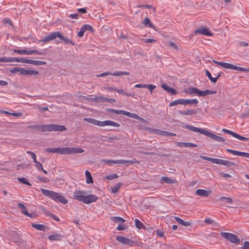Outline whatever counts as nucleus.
Returning a JSON list of instances; mask_svg holds the SVG:
<instances>
[{
  "mask_svg": "<svg viewBox=\"0 0 249 249\" xmlns=\"http://www.w3.org/2000/svg\"><path fill=\"white\" fill-rule=\"evenodd\" d=\"M21 68H14L13 69L10 70V72L12 73H15L17 72H19L20 73V70L21 69Z\"/></svg>",
  "mask_w": 249,
  "mask_h": 249,
  "instance_id": "nucleus-58",
  "label": "nucleus"
},
{
  "mask_svg": "<svg viewBox=\"0 0 249 249\" xmlns=\"http://www.w3.org/2000/svg\"><path fill=\"white\" fill-rule=\"evenodd\" d=\"M32 227L35 229H36L39 231H44L45 229V226L44 225L42 224H36L34 223H32L31 224Z\"/></svg>",
  "mask_w": 249,
  "mask_h": 249,
  "instance_id": "nucleus-34",
  "label": "nucleus"
},
{
  "mask_svg": "<svg viewBox=\"0 0 249 249\" xmlns=\"http://www.w3.org/2000/svg\"><path fill=\"white\" fill-rule=\"evenodd\" d=\"M226 151L232 155L237 156L238 151H235L231 149H227Z\"/></svg>",
  "mask_w": 249,
  "mask_h": 249,
  "instance_id": "nucleus-61",
  "label": "nucleus"
},
{
  "mask_svg": "<svg viewBox=\"0 0 249 249\" xmlns=\"http://www.w3.org/2000/svg\"><path fill=\"white\" fill-rule=\"evenodd\" d=\"M48 215L51 217H52L53 219L55 220V221H59V218L57 216H56L55 214L50 213L48 214Z\"/></svg>",
  "mask_w": 249,
  "mask_h": 249,
  "instance_id": "nucleus-63",
  "label": "nucleus"
},
{
  "mask_svg": "<svg viewBox=\"0 0 249 249\" xmlns=\"http://www.w3.org/2000/svg\"><path fill=\"white\" fill-rule=\"evenodd\" d=\"M227 69H231V70H234L237 71H245V72H249V69L244 68L240 67H238L236 66H234L233 64H228V66L227 68Z\"/></svg>",
  "mask_w": 249,
  "mask_h": 249,
  "instance_id": "nucleus-16",
  "label": "nucleus"
},
{
  "mask_svg": "<svg viewBox=\"0 0 249 249\" xmlns=\"http://www.w3.org/2000/svg\"><path fill=\"white\" fill-rule=\"evenodd\" d=\"M160 180L163 182L168 184H173L177 182L176 179H173L166 177H162Z\"/></svg>",
  "mask_w": 249,
  "mask_h": 249,
  "instance_id": "nucleus-30",
  "label": "nucleus"
},
{
  "mask_svg": "<svg viewBox=\"0 0 249 249\" xmlns=\"http://www.w3.org/2000/svg\"><path fill=\"white\" fill-rule=\"evenodd\" d=\"M169 46L170 47H172V48L177 50H178V46L173 42H170L169 43Z\"/></svg>",
  "mask_w": 249,
  "mask_h": 249,
  "instance_id": "nucleus-57",
  "label": "nucleus"
},
{
  "mask_svg": "<svg viewBox=\"0 0 249 249\" xmlns=\"http://www.w3.org/2000/svg\"><path fill=\"white\" fill-rule=\"evenodd\" d=\"M20 74L23 75H37L38 74V72L37 71L32 70H26L23 68H22L20 70Z\"/></svg>",
  "mask_w": 249,
  "mask_h": 249,
  "instance_id": "nucleus-15",
  "label": "nucleus"
},
{
  "mask_svg": "<svg viewBox=\"0 0 249 249\" xmlns=\"http://www.w3.org/2000/svg\"><path fill=\"white\" fill-rule=\"evenodd\" d=\"M156 86H155V85H152V84H149V85H146V84L145 88L148 89L149 90V91H150L151 93H152L153 90L155 89H156Z\"/></svg>",
  "mask_w": 249,
  "mask_h": 249,
  "instance_id": "nucleus-51",
  "label": "nucleus"
},
{
  "mask_svg": "<svg viewBox=\"0 0 249 249\" xmlns=\"http://www.w3.org/2000/svg\"><path fill=\"white\" fill-rule=\"evenodd\" d=\"M35 166L39 171L43 170L42 165L38 161L35 162Z\"/></svg>",
  "mask_w": 249,
  "mask_h": 249,
  "instance_id": "nucleus-50",
  "label": "nucleus"
},
{
  "mask_svg": "<svg viewBox=\"0 0 249 249\" xmlns=\"http://www.w3.org/2000/svg\"><path fill=\"white\" fill-rule=\"evenodd\" d=\"M59 32L56 31L54 32H52L50 35L47 36L44 38L40 40V41H42L44 43L50 41L55 39L57 37H59Z\"/></svg>",
  "mask_w": 249,
  "mask_h": 249,
  "instance_id": "nucleus-10",
  "label": "nucleus"
},
{
  "mask_svg": "<svg viewBox=\"0 0 249 249\" xmlns=\"http://www.w3.org/2000/svg\"><path fill=\"white\" fill-rule=\"evenodd\" d=\"M86 191L82 190L75 191L73 193V197L75 200L82 202L86 204H89L96 201L98 196L95 195L91 194L86 196Z\"/></svg>",
  "mask_w": 249,
  "mask_h": 249,
  "instance_id": "nucleus-1",
  "label": "nucleus"
},
{
  "mask_svg": "<svg viewBox=\"0 0 249 249\" xmlns=\"http://www.w3.org/2000/svg\"><path fill=\"white\" fill-rule=\"evenodd\" d=\"M222 237L225 238L230 242L238 244L240 243V239L236 235L230 232H222L220 233Z\"/></svg>",
  "mask_w": 249,
  "mask_h": 249,
  "instance_id": "nucleus-7",
  "label": "nucleus"
},
{
  "mask_svg": "<svg viewBox=\"0 0 249 249\" xmlns=\"http://www.w3.org/2000/svg\"><path fill=\"white\" fill-rule=\"evenodd\" d=\"M111 220L115 223L122 222L124 223L125 220L121 217L113 216L111 217Z\"/></svg>",
  "mask_w": 249,
  "mask_h": 249,
  "instance_id": "nucleus-36",
  "label": "nucleus"
},
{
  "mask_svg": "<svg viewBox=\"0 0 249 249\" xmlns=\"http://www.w3.org/2000/svg\"><path fill=\"white\" fill-rule=\"evenodd\" d=\"M18 207L21 211V213L24 215H28V211L27 208L21 203L18 204Z\"/></svg>",
  "mask_w": 249,
  "mask_h": 249,
  "instance_id": "nucleus-28",
  "label": "nucleus"
},
{
  "mask_svg": "<svg viewBox=\"0 0 249 249\" xmlns=\"http://www.w3.org/2000/svg\"><path fill=\"white\" fill-rule=\"evenodd\" d=\"M213 63H214L215 64L220 65V66H221L222 67H223L224 68L227 69V68L228 64V63L219 62V61H217L215 60H213Z\"/></svg>",
  "mask_w": 249,
  "mask_h": 249,
  "instance_id": "nucleus-43",
  "label": "nucleus"
},
{
  "mask_svg": "<svg viewBox=\"0 0 249 249\" xmlns=\"http://www.w3.org/2000/svg\"><path fill=\"white\" fill-rule=\"evenodd\" d=\"M82 27L85 31H89L91 32H93L94 31L92 26L89 24H85L83 25Z\"/></svg>",
  "mask_w": 249,
  "mask_h": 249,
  "instance_id": "nucleus-44",
  "label": "nucleus"
},
{
  "mask_svg": "<svg viewBox=\"0 0 249 249\" xmlns=\"http://www.w3.org/2000/svg\"><path fill=\"white\" fill-rule=\"evenodd\" d=\"M143 23L145 25H148L149 27L154 29L155 31H158L159 29L151 22L150 19L148 18H145L143 21Z\"/></svg>",
  "mask_w": 249,
  "mask_h": 249,
  "instance_id": "nucleus-23",
  "label": "nucleus"
},
{
  "mask_svg": "<svg viewBox=\"0 0 249 249\" xmlns=\"http://www.w3.org/2000/svg\"><path fill=\"white\" fill-rule=\"evenodd\" d=\"M30 64L35 66L44 65L46 64V62L43 61L31 60Z\"/></svg>",
  "mask_w": 249,
  "mask_h": 249,
  "instance_id": "nucleus-35",
  "label": "nucleus"
},
{
  "mask_svg": "<svg viewBox=\"0 0 249 249\" xmlns=\"http://www.w3.org/2000/svg\"><path fill=\"white\" fill-rule=\"evenodd\" d=\"M36 178L41 182L46 183L49 181L48 178L45 177H41L37 176H36Z\"/></svg>",
  "mask_w": 249,
  "mask_h": 249,
  "instance_id": "nucleus-49",
  "label": "nucleus"
},
{
  "mask_svg": "<svg viewBox=\"0 0 249 249\" xmlns=\"http://www.w3.org/2000/svg\"><path fill=\"white\" fill-rule=\"evenodd\" d=\"M40 191L45 196L49 197L53 200L61 202L64 204L68 203L67 199L63 196L58 193H56L51 190L41 189Z\"/></svg>",
  "mask_w": 249,
  "mask_h": 249,
  "instance_id": "nucleus-4",
  "label": "nucleus"
},
{
  "mask_svg": "<svg viewBox=\"0 0 249 249\" xmlns=\"http://www.w3.org/2000/svg\"><path fill=\"white\" fill-rule=\"evenodd\" d=\"M235 138L243 141H248L249 140V138L244 137L243 136H240V135L237 133L236 134Z\"/></svg>",
  "mask_w": 249,
  "mask_h": 249,
  "instance_id": "nucleus-48",
  "label": "nucleus"
},
{
  "mask_svg": "<svg viewBox=\"0 0 249 249\" xmlns=\"http://www.w3.org/2000/svg\"><path fill=\"white\" fill-rule=\"evenodd\" d=\"M18 180L23 184H26L28 186H31V184L25 178H19Z\"/></svg>",
  "mask_w": 249,
  "mask_h": 249,
  "instance_id": "nucleus-45",
  "label": "nucleus"
},
{
  "mask_svg": "<svg viewBox=\"0 0 249 249\" xmlns=\"http://www.w3.org/2000/svg\"><path fill=\"white\" fill-rule=\"evenodd\" d=\"M183 105V99H179L175 100L169 104V106L170 107L178 105Z\"/></svg>",
  "mask_w": 249,
  "mask_h": 249,
  "instance_id": "nucleus-31",
  "label": "nucleus"
},
{
  "mask_svg": "<svg viewBox=\"0 0 249 249\" xmlns=\"http://www.w3.org/2000/svg\"><path fill=\"white\" fill-rule=\"evenodd\" d=\"M62 237V235L58 233H54L49 236L48 238L50 240H58Z\"/></svg>",
  "mask_w": 249,
  "mask_h": 249,
  "instance_id": "nucleus-32",
  "label": "nucleus"
},
{
  "mask_svg": "<svg viewBox=\"0 0 249 249\" xmlns=\"http://www.w3.org/2000/svg\"><path fill=\"white\" fill-rule=\"evenodd\" d=\"M220 200L222 201H225L226 203L231 204L233 201L232 199L230 197L222 196L220 197Z\"/></svg>",
  "mask_w": 249,
  "mask_h": 249,
  "instance_id": "nucleus-41",
  "label": "nucleus"
},
{
  "mask_svg": "<svg viewBox=\"0 0 249 249\" xmlns=\"http://www.w3.org/2000/svg\"><path fill=\"white\" fill-rule=\"evenodd\" d=\"M198 103V101L196 99H183V105H197Z\"/></svg>",
  "mask_w": 249,
  "mask_h": 249,
  "instance_id": "nucleus-25",
  "label": "nucleus"
},
{
  "mask_svg": "<svg viewBox=\"0 0 249 249\" xmlns=\"http://www.w3.org/2000/svg\"><path fill=\"white\" fill-rule=\"evenodd\" d=\"M95 100L97 102H101V103H114L116 102V100L113 98H108L106 97L103 96H99L96 97Z\"/></svg>",
  "mask_w": 249,
  "mask_h": 249,
  "instance_id": "nucleus-14",
  "label": "nucleus"
},
{
  "mask_svg": "<svg viewBox=\"0 0 249 249\" xmlns=\"http://www.w3.org/2000/svg\"><path fill=\"white\" fill-rule=\"evenodd\" d=\"M216 91L215 90H211L209 89H206L204 91H200V96H205L206 95H209V94H214L216 93Z\"/></svg>",
  "mask_w": 249,
  "mask_h": 249,
  "instance_id": "nucleus-29",
  "label": "nucleus"
},
{
  "mask_svg": "<svg viewBox=\"0 0 249 249\" xmlns=\"http://www.w3.org/2000/svg\"><path fill=\"white\" fill-rule=\"evenodd\" d=\"M84 120L88 123L98 126H104L106 125H111L115 127H119L120 126L119 124L110 120H107L102 122L94 119L89 118H85L84 119Z\"/></svg>",
  "mask_w": 249,
  "mask_h": 249,
  "instance_id": "nucleus-5",
  "label": "nucleus"
},
{
  "mask_svg": "<svg viewBox=\"0 0 249 249\" xmlns=\"http://www.w3.org/2000/svg\"><path fill=\"white\" fill-rule=\"evenodd\" d=\"M241 117L242 118H246L249 117V109H248L246 111L242 112L241 114Z\"/></svg>",
  "mask_w": 249,
  "mask_h": 249,
  "instance_id": "nucleus-54",
  "label": "nucleus"
},
{
  "mask_svg": "<svg viewBox=\"0 0 249 249\" xmlns=\"http://www.w3.org/2000/svg\"><path fill=\"white\" fill-rule=\"evenodd\" d=\"M14 53H17L19 54H25V50H18L15 49L13 50Z\"/></svg>",
  "mask_w": 249,
  "mask_h": 249,
  "instance_id": "nucleus-59",
  "label": "nucleus"
},
{
  "mask_svg": "<svg viewBox=\"0 0 249 249\" xmlns=\"http://www.w3.org/2000/svg\"><path fill=\"white\" fill-rule=\"evenodd\" d=\"M186 92L190 95H193L194 94H196L198 96H200V90L196 88L195 87H190L188 88Z\"/></svg>",
  "mask_w": 249,
  "mask_h": 249,
  "instance_id": "nucleus-18",
  "label": "nucleus"
},
{
  "mask_svg": "<svg viewBox=\"0 0 249 249\" xmlns=\"http://www.w3.org/2000/svg\"><path fill=\"white\" fill-rule=\"evenodd\" d=\"M130 73L127 71H116L114 72L113 73L109 72H105L102 73L98 75V76L103 77L105 76H107L109 75H111L113 76H120V75H129Z\"/></svg>",
  "mask_w": 249,
  "mask_h": 249,
  "instance_id": "nucleus-9",
  "label": "nucleus"
},
{
  "mask_svg": "<svg viewBox=\"0 0 249 249\" xmlns=\"http://www.w3.org/2000/svg\"><path fill=\"white\" fill-rule=\"evenodd\" d=\"M161 88L164 90H166L169 93H172L173 95H176L177 93V91L175 89L169 87L166 84H162L161 85Z\"/></svg>",
  "mask_w": 249,
  "mask_h": 249,
  "instance_id": "nucleus-19",
  "label": "nucleus"
},
{
  "mask_svg": "<svg viewBox=\"0 0 249 249\" xmlns=\"http://www.w3.org/2000/svg\"><path fill=\"white\" fill-rule=\"evenodd\" d=\"M117 92L123 94L127 96H130L131 95L130 94H128L126 92H125L123 89H117Z\"/></svg>",
  "mask_w": 249,
  "mask_h": 249,
  "instance_id": "nucleus-55",
  "label": "nucleus"
},
{
  "mask_svg": "<svg viewBox=\"0 0 249 249\" xmlns=\"http://www.w3.org/2000/svg\"><path fill=\"white\" fill-rule=\"evenodd\" d=\"M242 248L243 249H249V242L245 241Z\"/></svg>",
  "mask_w": 249,
  "mask_h": 249,
  "instance_id": "nucleus-64",
  "label": "nucleus"
},
{
  "mask_svg": "<svg viewBox=\"0 0 249 249\" xmlns=\"http://www.w3.org/2000/svg\"><path fill=\"white\" fill-rule=\"evenodd\" d=\"M58 38L63 40L66 44H71L72 45H74V43L71 40L63 36L60 32Z\"/></svg>",
  "mask_w": 249,
  "mask_h": 249,
  "instance_id": "nucleus-24",
  "label": "nucleus"
},
{
  "mask_svg": "<svg viewBox=\"0 0 249 249\" xmlns=\"http://www.w3.org/2000/svg\"><path fill=\"white\" fill-rule=\"evenodd\" d=\"M177 145L179 147H195L197 145L191 142H177Z\"/></svg>",
  "mask_w": 249,
  "mask_h": 249,
  "instance_id": "nucleus-20",
  "label": "nucleus"
},
{
  "mask_svg": "<svg viewBox=\"0 0 249 249\" xmlns=\"http://www.w3.org/2000/svg\"><path fill=\"white\" fill-rule=\"evenodd\" d=\"M182 127L184 128H187L193 132L200 133V134L209 137L212 140H215L216 142H224L225 141V139H224L223 137L217 136L203 128H198L190 124H186Z\"/></svg>",
  "mask_w": 249,
  "mask_h": 249,
  "instance_id": "nucleus-3",
  "label": "nucleus"
},
{
  "mask_svg": "<svg viewBox=\"0 0 249 249\" xmlns=\"http://www.w3.org/2000/svg\"><path fill=\"white\" fill-rule=\"evenodd\" d=\"M33 53H36L38 54H44V53L39 52L36 50H29L28 51V50H25V54L30 55V54H32Z\"/></svg>",
  "mask_w": 249,
  "mask_h": 249,
  "instance_id": "nucleus-42",
  "label": "nucleus"
},
{
  "mask_svg": "<svg viewBox=\"0 0 249 249\" xmlns=\"http://www.w3.org/2000/svg\"><path fill=\"white\" fill-rule=\"evenodd\" d=\"M104 162L107 163H113V164H125L126 165H128L129 164H132L134 163H138V161L135 159L133 160H104Z\"/></svg>",
  "mask_w": 249,
  "mask_h": 249,
  "instance_id": "nucleus-8",
  "label": "nucleus"
},
{
  "mask_svg": "<svg viewBox=\"0 0 249 249\" xmlns=\"http://www.w3.org/2000/svg\"><path fill=\"white\" fill-rule=\"evenodd\" d=\"M205 71L206 75L208 77V78L210 79V80L212 83H216V79L212 77L211 73H210V72L208 70L205 69Z\"/></svg>",
  "mask_w": 249,
  "mask_h": 249,
  "instance_id": "nucleus-37",
  "label": "nucleus"
},
{
  "mask_svg": "<svg viewBox=\"0 0 249 249\" xmlns=\"http://www.w3.org/2000/svg\"><path fill=\"white\" fill-rule=\"evenodd\" d=\"M69 17L71 19H78L79 17V15L78 14H71Z\"/></svg>",
  "mask_w": 249,
  "mask_h": 249,
  "instance_id": "nucleus-62",
  "label": "nucleus"
},
{
  "mask_svg": "<svg viewBox=\"0 0 249 249\" xmlns=\"http://www.w3.org/2000/svg\"><path fill=\"white\" fill-rule=\"evenodd\" d=\"M174 219L179 224L184 226H189L191 225V223L189 221H184L183 220L178 217H174Z\"/></svg>",
  "mask_w": 249,
  "mask_h": 249,
  "instance_id": "nucleus-27",
  "label": "nucleus"
},
{
  "mask_svg": "<svg viewBox=\"0 0 249 249\" xmlns=\"http://www.w3.org/2000/svg\"><path fill=\"white\" fill-rule=\"evenodd\" d=\"M178 113L182 115H193L196 114V111L195 110L188 109L184 111L179 110Z\"/></svg>",
  "mask_w": 249,
  "mask_h": 249,
  "instance_id": "nucleus-22",
  "label": "nucleus"
},
{
  "mask_svg": "<svg viewBox=\"0 0 249 249\" xmlns=\"http://www.w3.org/2000/svg\"><path fill=\"white\" fill-rule=\"evenodd\" d=\"M221 165H224L229 167L237 166V164L234 162L224 160H222Z\"/></svg>",
  "mask_w": 249,
  "mask_h": 249,
  "instance_id": "nucleus-26",
  "label": "nucleus"
},
{
  "mask_svg": "<svg viewBox=\"0 0 249 249\" xmlns=\"http://www.w3.org/2000/svg\"><path fill=\"white\" fill-rule=\"evenodd\" d=\"M211 161L213 163L216 164H221L222 160L218 159L212 158L211 160Z\"/></svg>",
  "mask_w": 249,
  "mask_h": 249,
  "instance_id": "nucleus-52",
  "label": "nucleus"
},
{
  "mask_svg": "<svg viewBox=\"0 0 249 249\" xmlns=\"http://www.w3.org/2000/svg\"><path fill=\"white\" fill-rule=\"evenodd\" d=\"M45 151L49 153L65 155V147L48 148L45 149Z\"/></svg>",
  "mask_w": 249,
  "mask_h": 249,
  "instance_id": "nucleus-12",
  "label": "nucleus"
},
{
  "mask_svg": "<svg viewBox=\"0 0 249 249\" xmlns=\"http://www.w3.org/2000/svg\"><path fill=\"white\" fill-rule=\"evenodd\" d=\"M116 239L121 243L128 245L130 246H132L135 243L134 241L131 239L121 236H117Z\"/></svg>",
  "mask_w": 249,
  "mask_h": 249,
  "instance_id": "nucleus-11",
  "label": "nucleus"
},
{
  "mask_svg": "<svg viewBox=\"0 0 249 249\" xmlns=\"http://www.w3.org/2000/svg\"><path fill=\"white\" fill-rule=\"evenodd\" d=\"M127 227L128 226L127 225L124 224H119L117 228V230L119 231H123L126 229Z\"/></svg>",
  "mask_w": 249,
  "mask_h": 249,
  "instance_id": "nucleus-53",
  "label": "nucleus"
},
{
  "mask_svg": "<svg viewBox=\"0 0 249 249\" xmlns=\"http://www.w3.org/2000/svg\"><path fill=\"white\" fill-rule=\"evenodd\" d=\"M135 223L136 227L139 229H142L144 227V225L138 219H135Z\"/></svg>",
  "mask_w": 249,
  "mask_h": 249,
  "instance_id": "nucleus-40",
  "label": "nucleus"
},
{
  "mask_svg": "<svg viewBox=\"0 0 249 249\" xmlns=\"http://www.w3.org/2000/svg\"><path fill=\"white\" fill-rule=\"evenodd\" d=\"M222 131L224 132L225 133H227V134H228L229 135H231L232 136L234 137V138H235V137L236 136V133H235V132H233V131H232L231 130H228V129H225V128L223 129L222 130Z\"/></svg>",
  "mask_w": 249,
  "mask_h": 249,
  "instance_id": "nucleus-47",
  "label": "nucleus"
},
{
  "mask_svg": "<svg viewBox=\"0 0 249 249\" xmlns=\"http://www.w3.org/2000/svg\"><path fill=\"white\" fill-rule=\"evenodd\" d=\"M118 178V176L116 174L107 175L106 177V178L108 180H113Z\"/></svg>",
  "mask_w": 249,
  "mask_h": 249,
  "instance_id": "nucleus-46",
  "label": "nucleus"
},
{
  "mask_svg": "<svg viewBox=\"0 0 249 249\" xmlns=\"http://www.w3.org/2000/svg\"><path fill=\"white\" fill-rule=\"evenodd\" d=\"M121 185H122L121 183H118L116 184L111 188L112 193H113L114 194L117 193L118 191V190H119V188H120V187L121 186Z\"/></svg>",
  "mask_w": 249,
  "mask_h": 249,
  "instance_id": "nucleus-39",
  "label": "nucleus"
},
{
  "mask_svg": "<svg viewBox=\"0 0 249 249\" xmlns=\"http://www.w3.org/2000/svg\"><path fill=\"white\" fill-rule=\"evenodd\" d=\"M210 192L203 190V189H197L196 191V194L197 196H208L210 194Z\"/></svg>",
  "mask_w": 249,
  "mask_h": 249,
  "instance_id": "nucleus-21",
  "label": "nucleus"
},
{
  "mask_svg": "<svg viewBox=\"0 0 249 249\" xmlns=\"http://www.w3.org/2000/svg\"><path fill=\"white\" fill-rule=\"evenodd\" d=\"M31 59H25L24 58L17 57H2L0 58V62L6 63L11 62H17L23 63L31 64Z\"/></svg>",
  "mask_w": 249,
  "mask_h": 249,
  "instance_id": "nucleus-6",
  "label": "nucleus"
},
{
  "mask_svg": "<svg viewBox=\"0 0 249 249\" xmlns=\"http://www.w3.org/2000/svg\"><path fill=\"white\" fill-rule=\"evenodd\" d=\"M195 33H200L201 34H203L206 36H211L212 33L209 31V30L205 27H200L196 29Z\"/></svg>",
  "mask_w": 249,
  "mask_h": 249,
  "instance_id": "nucleus-17",
  "label": "nucleus"
},
{
  "mask_svg": "<svg viewBox=\"0 0 249 249\" xmlns=\"http://www.w3.org/2000/svg\"><path fill=\"white\" fill-rule=\"evenodd\" d=\"M85 175L86 177V182L88 184L93 183L92 177L89 171H86Z\"/></svg>",
  "mask_w": 249,
  "mask_h": 249,
  "instance_id": "nucleus-33",
  "label": "nucleus"
},
{
  "mask_svg": "<svg viewBox=\"0 0 249 249\" xmlns=\"http://www.w3.org/2000/svg\"><path fill=\"white\" fill-rule=\"evenodd\" d=\"M160 134L161 135L166 136V137H171V136H176V134H175V133L166 131H163V130L160 131Z\"/></svg>",
  "mask_w": 249,
  "mask_h": 249,
  "instance_id": "nucleus-38",
  "label": "nucleus"
},
{
  "mask_svg": "<svg viewBox=\"0 0 249 249\" xmlns=\"http://www.w3.org/2000/svg\"><path fill=\"white\" fill-rule=\"evenodd\" d=\"M204 222L207 224H211L213 223L214 221L210 218H207L204 220Z\"/></svg>",
  "mask_w": 249,
  "mask_h": 249,
  "instance_id": "nucleus-60",
  "label": "nucleus"
},
{
  "mask_svg": "<svg viewBox=\"0 0 249 249\" xmlns=\"http://www.w3.org/2000/svg\"><path fill=\"white\" fill-rule=\"evenodd\" d=\"M28 128L42 132L52 131H63L66 130L65 125L55 124L32 125L28 126Z\"/></svg>",
  "mask_w": 249,
  "mask_h": 249,
  "instance_id": "nucleus-2",
  "label": "nucleus"
},
{
  "mask_svg": "<svg viewBox=\"0 0 249 249\" xmlns=\"http://www.w3.org/2000/svg\"><path fill=\"white\" fill-rule=\"evenodd\" d=\"M84 150L81 148L65 147V155L70 154L82 153Z\"/></svg>",
  "mask_w": 249,
  "mask_h": 249,
  "instance_id": "nucleus-13",
  "label": "nucleus"
},
{
  "mask_svg": "<svg viewBox=\"0 0 249 249\" xmlns=\"http://www.w3.org/2000/svg\"><path fill=\"white\" fill-rule=\"evenodd\" d=\"M3 23H7L11 26H13V23L11 19L8 18H5L3 19Z\"/></svg>",
  "mask_w": 249,
  "mask_h": 249,
  "instance_id": "nucleus-56",
  "label": "nucleus"
}]
</instances>
